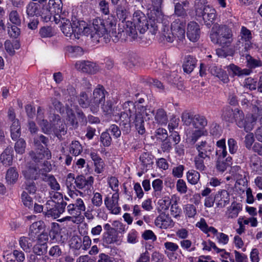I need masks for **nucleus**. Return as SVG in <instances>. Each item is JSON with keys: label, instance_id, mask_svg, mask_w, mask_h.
I'll use <instances>...</instances> for the list:
<instances>
[{"label": "nucleus", "instance_id": "f257e3e1", "mask_svg": "<svg viewBox=\"0 0 262 262\" xmlns=\"http://www.w3.org/2000/svg\"><path fill=\"white\" fill-rule=\"evenodd\" d=\"M116 29V27L107 30L105 27L103 19L97 18L93 21L91 38L94 43H107L111 38L113 42H117L119 40L126 41L128 39L132 40L137 37V32L131 21L123 23V26H119L118 32Z\"/></svg>", "mask_w": 262, "mask_h": 262}, {"label": "nucleus", "instance_id": "f03ea898", "mask_svg": "<svg viewBox=\"0 0 262 262\" xmlns=\"http://www.w3.org/2000/svg\"><path fill=\"white\" fill-rule=\"evenodd\" d=\"M123 111L119 116L120 125L122 129L128 132L130 129V122L133 121L139 134L143 135L145 132L144 118L148 117L151 113L146 107L138 103L135 104L132 101L125 102L123 105Z\"/></svg>", "mask_w": 262, "mask_h": 262}, {"label": "nucleus", "instance_id": "7ed1b4c3", "mask_svg": "<svg viewBox=\"0 0 262 262\" xmlns=\"http://www.w3.org/2000/svg\"><path fill=\"white\" fill-rule=\"evenodd\" d=\"M107 94V92L104 88L99 84L94 89L90 98L85 92L80 93L78 97V101L82 107H89L92 113L96 114L99 111L100 105L105 102V96Z\"/></svg>", "mask_w": 262, "mask_h": 262}, {"label": "nucleus", "instance_id": "20e7f679", "mask_svg": "<svg viewBox=\"0 0 262 262\" xmlns=\"http://www.w3.org/2000/svg\"><path fill=\"white\" fill-rule=\"evenodd\" d=\"M222 118L229 122H235L239 127L243 128L246 132L252 130L254 126V119L252 117H246L245 118L242 111L238 108L233 110L229 106L223 108Z\"/></svg>", "mask_w": 262, "mask_h": 262}, {"label": "nucleus", "instance_id": "39448f33", "mask_svg": "<svg viewBox=\"0 0 262 262\" xmlns=\"http://www.w3.org/2000/svg\"><path fill=\"white\" fill-rule=\"evenodd\" d=\"M161 35L163 39L167 42H172L174 39L177 41L183 42L185 39V21L178 18L176 19L171 24V30L166 25V21L161 24Z\"/></svg>", "mask_w": 262, "mask_h": 262}, {"label": "nucleus", "instance_id": "423d86ee", "mask_svg": "<svg viewBox=\"0 0 262 262\" xmlns=\"http://www.w3.org/2000/svg\"><path fill=\"white\" fill-rule=\"evenodd\" d=\"M210 38L214 44L223 48H229L233 41V34L229 26L216 24L211 30Z\"/></svg>", "mask_w": 262, "mask_h": 262}, {"label": "nucleus", "instance_id": "0eeeda50", "mask_svg": "<svg viewBox=\"0 0 262 262\" xmlns=\"http://www.w3.org/2000/svg\"><path fill=\"white\" fill-rule=\"evenodd\" d=\"M195 149L198 154L194 158L195 168L203 171L206 170L205 161H209L214 150V146L211 143L206 141H202L195 144Z\"/></svg>", "mask_w": 262, "mask_h": 262}, {"label": "nucleus", "instance_id": "6e6552de", "mask_svg": "<svg viewBox=\"0 0 262 262\" xmlns=\"http://www.w3.org/2000/svg\"><path fill=\"white\" fill-rule=\"evenodd\" d=\"M61 30L63 33L72 39H77L81 34L91 37L92 26H83L78 23L72 24L69 19L62 18Z\"/></svg>", "mask_w": 262, "mask_h": 262}, {"label": "nucleus", "instance_id": "1a4fd4ad", "mask_svg": "<svg viewBox=\"0 0 262 262\" xmlns=\"http://www.w3.org/2000/svg\"><path fill=\"white\" fill-rule=\"evenodd\" d=\"M86 207L83 200L78 198L75 201L67 206V210L69 216H67L60 220L61 222L70 221L74 224H80L84 218L81 213L85 210Z\"/></svg>", "mask_w": 262, "mask_h": 262}, {"label": "nucleus", "instance_id": "9d476101", "mask_svg": "<svg viewBox=\"0 0 262 262\" xmlns=\"http://www.w3.org/2000/svg\"><path fill=\"white\" fill-rule=\"evenodd\" d=\"M133 22H131L133 23L134 28L136 31L137 29L138 30L141 34L149 29L152 34H155L158 30V25L156 24H154V25L151 24L150 27L149 26L146 16L140 10L135 11L133 16Z\"/></svg>", "mask_w": 262, "mask_h": 262}, {"label": "nucleus", "instance_id": "9b49d317", "mask_svg": "<svg viewBox=\"0 0 262 262\" xmlns=\"http://www.w3.org/2000/svg\"><path fill=\"white\" fill-rule=\"evenodd\" d=\"M252 38L251 31L246 27L242 26L235 48L236 50H238L239 52H247L252 48Z\"/></svg>", "mask_w": 262, "mask_h": 262}, {"label": "nucleus", "instance_id": "f8f14e48", "mask_svg": "<svg viewBox=\"0 0 262 262\" xmlns=\"http://www.w3.org/2000/svg\"><path fill=\"white\" fill-rule=\"evenodd\" d=\"M195 13L198 17H201L204 24L210 27L216 20L217 12L211 6L202 5L195 8Z\"/></svg>", "mask_w": 262, "mask_h": 262}, {"label": "nucleus", "instance_id": "ddd939ff", "mask_svg": "<svg viewBox=\"0 0 262 262\" xmlns=\"http://www.w3.org/2000/svg\"><path fill=\"white\" fill-rule=\"evenodd\" d=\"M182 120L184 124L189 126L192 124L193 128L205 129L207 124L205 117L199 114L193 115L189 112H184L181 116Z\"/></svg>", "mask_w": 262, "mask_h": 262}, {"label": "nucleus", "instance_id": "4468645a", "mask_svg": "<svg viewBox=\"0 0 262 262\" xmlns=\"http://www.w3.org/2000/svg\"><path fill=\"white\" fill-rule=\"evenodd\" d=\"M195 226L204 233L208 234L210 232L215 235L217 243L220 244L225 245L229 242V238L228 235L222 232H218L217 230L212 226H208L204 218H201Z\"/></svg>", "mask_w": 262, "mask_h": 262}, {"label": "nucleus", "instance_id": "2eb2a0df", "mask_svg": "<svg viewBox=\"0 0 262 262\" xmlns=\"http://www.w3.org/2000/svg\"><path fill=\"white\" fill-rule=\"evenodd\" d=\"M67 203L64 201L55 203L53 201H48L45 207L47 210L46 214L56 219L65 210Z\"/></svg>", "mask_w": 262, "mask_h": 262}, {"label": "nucleus", "instance_id": "dca6fc26", "mask_svg": "<svg viewBox=\"0 0 262 262\" xmlns=\"http://www.w3.org/2000/svg\"><path fill=\"white\" fill-rule=\"evenodd\" d=\"M94 181V179L92 176L86 178L83 176L80 175L75 178V184L78 189L86 191V193L89 194L91 193L92 189L93 188Z\"/></svg>", "mask_w": 262, "mask_h": 262}, {"label": "nucleus", "instance_id": "f3484780", "mask_svg": "<svg viewBox=\"0 0 262 262\" xmlns=\"http://www.w3.org/2000/svg\"><path fill=\"white\" fill-rule=\"evenodd\" d=\"M119 194L118 192L114 193L111 198L106 197L104 199V204L106 208L112 214H118L121 211V208L119 206L118 201Z\"/></svg>", "mask_w": 262, "mask_h": 262}, {"label": "nucleus", "instance_id": "a211bd4d", "mask_svg": "<svg viewBox=\"0 0 262 262\" xmlns=\"http://www.w3.org/2000/svg\"><path fill=\"white\" fill-rule=\"evenodd\" d=\"M155 224L158 228L166 229L172 227L174 222L169 214L162 212L156 218Z\"/></svg>", "mask_w": 262, "mask_h": 262}, {"label": "nucleus", "instance_id": "6ab92c4d", "mask_svg": "<svg viewBox=\"0 0 262 262\" xmlns=\"http://www.w3.org/2000/svg\"><path fill=\"white\" fill-rule=\"evenodd\" d=\"M200 27L196 22L192 21L188 24L187 36L191 41H197L200 38Z\"/></svg>", "mask_w": 262, "mask_h": 262}, {"label": "nucleus", "instance_id": "aec40b11", "mask_svg": "<svg viewBox=\"0 0 262 262\" xmlns=\"http://www.w3.org/2000/svg\"><path fill=\"white\" fill-rule=\"evenodd\" d=\"M75 66L77 70L89 74H95L98 71L96 63L89 61H78Z\"/></svg>", "mask_w": 262, "mask_h": 262}, {"label": "nucleus", "instance_id": "412c9836", "mask_svg": "<svg viewBox=\"0 0 262 262\" xmlns=\"http://www.w3.org/2000/svg\"><path fill=\"white\" fill-rule=\"evenodd\" d=\"M36 150V152L31 151L29 152V156L35 163L41 164L44 159L49 160L51 158V152L48 148H42V151L38 149Z\"/></svg>", "mask_w": 262, "mask_h": 262}, {"label": "nucleus", "instance_id": "4be33fe9", "mask_svg": "<svg viewBox=\"0 0 262 262\" xmlns=\"http://www.w3.org/2000/svg\"><path fill=\"white\" fill-rule=\"evenodd\" d=\"M216 206L219 208H224L230 203V194L226 190H220L214 196Z\"/></svg>", "mask_w": 262, "mask_h": 262}, {"label": "nucleus", "instance_id": "5701e85b", "mask_svg": "<svg viewBox=\"0 0 262 262\" xmlns=\"http://www.w3.org/2000/svg\"><path fill=\"white\" fill-rule=\"evenodd\" d=\"M232 175L234 179L236 180L235 184V187H237V185H243L245 186L247 183V180L245 172L241 169L239 166H236L231 169Z\"/></svg>", "mask_w": 262, "mask_h": 262}, {"label": "nucleus", "instance_id": "b1692460", "mask_svg": "<svg viewBox=\"0 0 262 262\" xmlns=\"http://www.w3.org/2000/svg\"><path fill=\"white\" fill-rule=\"evenodd\" d=\"M122 3L117 8V15L120 20H122L121 26H123V23L125 24L126 21H124L129 16L130 12L126 0H123Z\"/></svg>", "mask_w": 262, "mask_h": 262}, {"label": "nucleus", "instance_id": "393cba45", "mask_svg": "<svg viewBox=\"0 0 262 262\" xmlns=\"http://www.w3.org/2000/svg\"><path fill=\"white\" fill-rule=\"evenodd\" d=\"M40 168L37 166H28L23 171V174L27 180H36L39 176Z\"/></svg>", "mask_w": 262, "mask_h": 262}, {"label": "nucleus", "instance_id": "a878e982", "mask_svg": "<svg viewBox=\"0 0 262 262\" xmlns=\"http://www.w3.org/2000/svg\"><path fill=\"white\" fill-rule=\"evenodd\" d=\"M37 122L40 126L42 132L45 134H49L52 129L51 125L47 120L43 119L42 110L41 107L37 108Z\"/></svg>", "mask_w": 262, "mask_h": 262}, {"label": "nucleus", "instance_id": "bb28decb", "mask_svg": "<svg viewBox=\"0 0 262 262\" xmlns=\"http://www.w3.org/2000/svg\"><path fill=\"white\" fill-rule=\"evenodd\" d=\"M35 241L36 239L28 233V236H21L19 238V245L25 252H30Z\"/></svg>", "mask_w": 262, "mask_h": 262}, {"label": "nucleus", "instance_id": "cd10ccee", "mask_svg": "<svg viewBox=\"0 0 262 262\" xmlns=\"http://www.w3.org/2000/svg\"><path fill=\"white\" fill-rule=\"evenodd\" d=\"M151 4L148 7V9L151 11H154L156 18L154 19L157 20V22H159L163 17V14L161 11V7L163 3V0H151Z\"/></svg>", "mask_w": 262, "mask_h": 262}, {"label": "nucleus", "instance_id": "c85d7f7f", "mask_svg": "<svg viewBox=\"0 0 262 262\" xmlns=\"http://www.w3.org/2000/svg\"><path fill=\"white\" fill-rule=\"evenodd\" d=\"M242 210V205L241 203L233 202L231 205L227 208L225 215L227 219H235L239 213Z\"/></svg>", "mask_w": 262, "mask_h": 262}, {"label": "nucleus", "instance_id": "c756f323", "mask_svg": "<svg viewBox=\"0 0 262 262\" xmlns=\"http://www.w3.org/2000/svg\"><path fill=\"white\" fill-rule=\"evenodd\" d=\"M188 129L186 130L187 140L192 144L195 143L201 137L207 134L205 129Z\"/></svg>", "mask_w": 262, "mask_h": 262}, {"label": "nucleus", "instance_id": "7c9ffc66", "mask_svg": "<svg viewBox=\"0 0 262 262\" xmlns=\"http://www.w3.org/2000/svg\"><path fill=\"white\" fill-rule=\"evenodd\" d=\"M209 70L212 75L218 77L224 83H227L229 81L228 75L226 72L221 68L213 66L210 67Z\"/></svg>", "mask_w": 262, "mask_h": 262}, {"label": "nucleus", "instance_id": "2f4dec72", "mask_svg": "<svg viewBox=\"0 0 262 262\" xmlns=\"http://www.w3.org/2000/svg\"><path fill=\"white\" fill-rule=\"evenodd\" d=\"M13 152L12 148L11 147H7L2 153L0 156V160L4 165L7 166L12 164Z\"/></svg>", "mask_w": 262, "mask_h": 262}, {"label": "nucleus", "instance_id": "473e14b6", "mask_svg": "<svg viewBox=\"0 0 262 262\" xmlns=\"http://www.w3.org/2000/svg\"><path fill=\"white\" fill-rule=\"evenodd\" d=\"M43 6L41 4L30 2L26 7L27 15L30 16H38L40 15Z\"/></svg>", "mask_w": 262, "mask_h": 262}, {"label": "nucleus", "instance_id": "72a5a7b5", "mask_svg": "<svg viewBox=\"0 0 262 262\" xmlns=\"http://www.w3.org/2000/svg\"><path fill=\"white\" fill-rule=\"evenodd\" d=\"M44 228V223L40 221H37L31 225L28 233L36 239L37 235L43 232Z\"/></svg>", "mask_w": 262, "mask_h": 262}, {"label": "nucleus", "instance_id": "f704fd0d", "mask_svg": "<svg viewBox=\"0 0 262 262\" xmlns=\"http://www.w3.org/2000/svg\"><path fill=\"white\" fill-rule=\"evenodd\" d=\"M217 149L216 154L217 156V159H225L227 156V151L226 146V140L225 139H222L216 142Z\"/></svg>", "mask_w": 262, "mask_h": 262}, {"label": "nucleus", "instance_id": "c9c22d12", "mask_svg": "<svg viewBox=\"0 0 262 262\" xmlns=\"http://www.w3.org/2000/svg\"><path fill=\"white\" fill-rule=\"evenodd\" d=\"M196 60L193 56H187L183 64V70L187 73H190L195 67Z\"/></svg>", "mask_w": 262, "mask_h": 262}, {"label": "nucleus", "instance_id": "e433bc0d", "mask_svg": "<svg viewBox=\"0 0 262 262\" xmlns=\"http://www.w3.org/2000/svg\"><path fill=\"white\" fill-rule=\"evenodd\" d=\"M18 173L14 167L9 168L6 172V181L8 184L13 185L15 184L18 178Z\"/></svg>", "mask_w": 262, "mask_h": 262}, {"label": "nucleus", "instance_id": "4c0bfd02", "mask_svg": "<svg viewBox=\"0 0 262 262\" xmlns=\"http://www.w3.org/2000/svg\"><path fill=\"white\" fill-rule=\"evenodd\" d=\"M228 70L232 73L233 76H241L243 75H249L251 71L250 69H242L239 67L234 64H230L228 66Z\"/></svg>", "mask_w": 262, "mask_h": 262}, {"label": "nucleus", "instance_id": "58836bf2", "mask_svg": "<svg viewBox=\"0 0 262 262\" xmlns=\"http://www.w3.org/2000/svg\"><path fill=\"white\" fill-rule=\"evenodd\" d=\"M57 119L56 125L54 128V132L56 136L59 138L62 135H64L67 133V127L66 124L59 118L58 115L55 116Z\"/></svg>", "mask_w": 262, "mask_h": 262}, {"label": "nucleus", "instance_id": "ea45409f", "mask_svg": "<svg viewBox=\"0 0 262 262\" xmlns=\"http://www.w3.org/2000/svg\"><path fill=\"white\" fill-rule=\"evenodd\" d=\"M189 3L185 1L181 3H177L174 6V13L179 16H185L187 15L186 8L189 7Z\"/></svg>", "mask_w": 262, "mask_h": 262}, {"label": "nucleus", "instance_id": "a19ab883", "mask_svg": "<svg viewBox=\"0 0 262 262\" xmlns=\"http://www.w3.org/2000/svg\"><path fill=\"white\" fill-rule=\"evenodd\" d=\"M140 161L144 169L145 168L146 170H147L148 168L151 167L154 163L153 156L148 152H144L140 155Z\"/></svg>", "mask_w": 262, "mask_h": 262}, {"label": "nucleus", "instance_id": "79ce46f5", "mask_svg": "<svg viewBox=\"0 0 262 262\" xmlns=\"http://www.w3.org/2000/svg\"><path fill=\"white\" fill-rule=\"evenodd\" d=\"M103 241L106 244H112L119 241L118 236L115 230L106 232L103 238Z\"/></svg>", "mask_w": 262, "mask_h": 262}, {"label": "nucleus", "instance_id": "37998d69", "mask_svg": "<svg viewBox=\"0 0 262 262\" xmlns=\"http://www.w3.org/2000/svg\"><path fill=\"white\" fill-rule=\"evenodd\" d=\"M11 136L13 140L17 139L21 135L20 125L18 120H15L10 127Z\"/></svg>", "mask_w": 262, "mask_h": 262}, {"label": "nucleus", "instance_id": "c03bdc74", "mask_svg": "<svg viewBox=\"0 0 262 262\" xmlns=\"http://www.w3.org/2000/svg\"><path fill=\"white\" fill-rule=\"evenodd\" d=\"M231 157H227L225 159H217L216 165L217 169L221 172H224L231 164Z\"/></svg>", "mask_w": 262, "mask_h": 262}, {"label": "nucleus", "instance_id": "a18cd8bd", "mask_svg": "<svg viewBox=\"0 0 262 262\" xmlns=\"http://www.w3.org/2000/svg\"><path fill=\"white\" fill-rule=\"evenodd\" d=\"M48 5L51 11L56 14L61 12L62 3L61 0H49Z\"/></svg>", "mask_w": 262, "mask_h": 262}, {"label": "nucleus", "instance_id": "49530a36", "mask_svg": "<svg viewBox=\"0 0 262 262\" xmlns=\"http://www.w3.org/2000/svg\"><path fill=\"white\" fill-rule=\"evenodd\" d=\"M34 145L36 149H40V151L42 150V148H45L41 143L44 144L46 146L48 145L49 142V139L45 136L41 135L39 136L35 137L34 138Z\"/></svg>", "mask_w": 262, "mask_h": 262}, {"label": "nucleus", "instance_id": "de8ad7c7", "mask_svg": "<svg viewBox=\"0 0 262 262\" xmlns=\"http://www.w3.org/2000/svg\"><path fill=\"white\" fill-rule=\"evenodd\" d=\"M187 180L188 182L192 185H195L198 183L200 180V174L196 170L191 169L189 170L186 174Z\"/></svg>", "mask_w": 262, "mask_h": 262}, {"label": "nucleus", "instance_id": "09e8293b", "mask_svg": "<svg viewBox=\"0 0 262 262\" xmlns=\"http://www.w3.org/2000/svg\"><path fill=\"white\" fill-rule=\"evenodd\" d=\"M155 120L160 124H165L167 121V117L165 111L162 108L157 110L155 116Z\"/></svg>", "mask_w": 262, "mask_h": 262}, {"label": "nucleus", "instance_id": "8fccbe9b", "mask_svg": "<svg viewBox=\"0 0 262 262\" xmlns=\"http://www.w3.org/2000/svg\"><path fill=\"white\" fill-rule=\"evenodd\" d=\"M69 151L75 156L80 155L82 151V147L79 142L78 141H72L69 146Z\"/></svg>", "mask_w": 262, "mask_h": 262}, {"label": "nucleus", "instance_id": "3c124183", "mask_svg": "<svg viewBox=\"0 0 262 262\" xmlns=\"http://www.w3.org/2000/svg\"><path fill=\"white\" fill-rule=\"evenodd\" d=\"M248 66L251 69H254L262 66V61L259 59H254L249 54L246 56Z\"/></svg>", "mask_w": 262, "mask_h": 262}, {"label": "nucleus", "instance_id": "603ef678", "mask_svg": "<svg viewBox=\"0 0 262 262\" xmlns=\"http://www.w3.org/2000/svg\"><path fill=\"white\" fill-rule=\"evenodd\" d=\"M9 20L13 25L20 26V16L16 10H12L9 14Z\"/></svg>", "mask_w": 262, "mask_h": 262}, {"label": "nucleus", "instance_id": "864d4df0", "mask_svg": "<svg viewBox=\"0 0 262 262\" xmlns=\"http://www.w3.org/2000/svg\"><path fill=\"white\" fill-rule=\"evenodd\" d=\"M45 179L52 189L56 191L60 190V185L57 182L54 177L52 175H47L46 176Z\"/></svg>", "mask_w": 262, "mask_h": 262}, {"label": "nucleus", "instance_id": "5fc2aeb1", "mask_svg": "<svg viewBox=\"0 0 262 262\" xmlns=\"http://www.w3.org/2000/svg\"><path fill=\"white\" fill-rule=\"evenodd\" d=\"M103 21L105 27L107 30L113 28L115 29V27H116V18L113 15H108L107 18L105 19V20H103Z\"/></svg>", "mask_w": 262, "mask_h": 262}, {"label": "nucleus", "instance_id": "6e6d98bb", "mask_svg": "<svg viewBox=\"0 0 262 262\" xmlns=\"http://www.w3.org/2000/svg\"><path fill=\"white\" fill-rule=\"evenodd\" d=\"M171 204V201L169 198L164 197L158 201V209L160 211H165L168 210Z\"/></svg>", "mask_w": 262, "mask_h": 262}, {"label": "nucleus", "instance_id": "4d7b16f0", "mask_svg": "<svg viewBox=\"0 0 262 262\" xmlns=\"http://www.w3.org/2000/svg\"><path fill=\"white\" fill-rule=\"evenodd\" d=\"M26 147V143L23 139H19L15 143L14 145V149L15 152L18 154H23L25 151Z\"/></svg>", "mask_w": 262, "mask_h": 262}, {"label": "nucleus", "instance_id": "13d9d810", "mask_svg": "<svg viewBox=\"0 0 262 262\" xmlns=\"http://www.w3.org/2000/svg\"><path fill=\"white\" fill-rule=\"evenodd\" d=\"M152 187L155 195L160 194L163 188V181L160 179H157L152 182Z\"/></svg>", "mask_w": 262, "mask_h": 262}, {"label": "nucleus", "instance_id": "bf43d9fd", "mask_svg": "<svg viewBox=\"0 0 262 262\" xmlns=\"http://www.w3.org/2000/svg\"><path fill=\"white\" fill-rule=\"evenodd\" d=\"M185 215L189 218L194 217L196 214L195 207L192 204H187L184 209Z\"/></svg>", "mask_w": 262, "mask_h": 262}, {"label": "nucleus", "instance_id": "052dcab7", "mask_svg": "<svg viewBox=\"0 0 262 262\" xmlns=\"http://www.w3.org/2000/svg\"><path fill=\"white\" fill-rule=\"evenodd\" d=\"M101 109L104 115H111L113 114V103L111 100H107L102 105H100Z\"/></svg>", "mask_w": 262, "mask_h": 262}, {"label": "nucleus", "instance_id": "680f3d73", "mask_svg": "<svg viewBox=\"0 0 262 262\" xmlns=\"http://www.w3.org/2000/svg\"><path fill=\"white\" fill-rule=\"evenodd\" d=\"M170 214L175 218L180 216L182 212L181 208L179 206L177 201L173 202L171 204L170 209Z\"/></svg>", "mask_w": 262, "mask_h": 262}, {"label": "nucleus", "instance_id": "e2e57ef3", "mask_svg": "<svg viewBox=\"0 0 262 262\" xmlns=\"http://www.w3.org/2000/svg\"><path fill=\"white\" fill-rule=\"evenodd\" d=\"M177 190L181 194L186 193L187 191V186L186 182L183 179H179L176 183Z\"/></svg>", "mask_w": 262, "mask_h": 262}, {"label": "nucleus", "instance_id": "0e129e2a", "mask_svg": "<svg viewBox=\"0 0 262 262\" xmlns=\"http://www.w3.org/2000/svg\"><path fill=\"white\" fill-rule=\"evenodd\" d=\"M92 204L97 207H100L102 203V195L99 192H95L91 199Z\"/></svg>", "mask_w": 262, "mask_h": 262}, {"label": "nucleus", "instance_id": "69168bd1", "mask_svg": "<svg viewBox=\"0 0 262 262\" xmlns=\"http://www.w3.org/2000/svg\"><path fill=\"white\" fill-rule=\"evenodd\" d=\"M21 198L22 202H23L24 205L30 208L33 206V200L28 195V193L25 191H24L21 194Z\"/></svg>", "mask_w": 262, "mask_h": 262}, {"label": "nucleus", "instance_id": "338daca9", "mask_svg": "<svg viewBox=\"0 0 262 262\" xmlns=\"http://www.w3.org/2000/svg\"><path fill=\"white\" fill-rule=\"evenodd\" d=\"M244 86L250 90H255L257 88V81L251 77H248L244 81Z\"/></svg>", "mask_w": 262, "mask_h": 262}, {"label": "nucleus", "instance_id": "774afa93", "mask_svg": "<svg viewBox=\"0 0 262 262\" xmlns=\"http://www.w3.org/2000/svg\"><path fill=\"white\" fill-rule=\"evenodd\" d=\"M100 141L104 146H109L112 142V138L107 132H103L100 136Z\"/></svg>", "mask_w": 262, "mask_h": 262}]
</instances>
